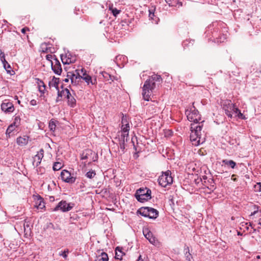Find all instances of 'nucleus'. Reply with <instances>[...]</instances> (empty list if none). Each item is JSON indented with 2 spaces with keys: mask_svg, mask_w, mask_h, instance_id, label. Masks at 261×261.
I'll return each instance as SVG.
<instances>
[{
  "mask_svg": "<svg viewBox=\"0 0 261 261\" xmlns=\"http://www.w3.org/2000/svg\"><path fill=\"white\" fill-rule=\"evenodd\" d=\"M48 227H52V228H53L54 229V225H53L51 223H50L49 224V225H48Z\"/></svg>",
  "mask_w": 261,
  "mask_h": 261,
  "instance_id": "nucleus-54",
  "label": "nucleus"
},
{
  "mask_svg": "<svg viewBox=\"0 0 261 261\" xmlns=\"http://www.w3.org/2000/svg\"><path fill=\"white\" fill-rule=\"evenodd\" d=\"M39 81L38 83L39 90L41 93H44L45 89V85L43 82L41 80H38Z\"/></svg>",
  "mask_w": 261,
  "mask_h": 261,
  "instance_id": "nucleus-26",
  "label": "nucleus"
},
{
  "mask_svg": "<svg viewBox=\"0 0 261 261\" xmlns=\"http://www.w3.org/2000/svg\"><path fill=\"white\" fill-rule=\"evenodd\" d=\"M29 138L27 136L19 137L17 139V143L20 146H24L28 144Z\"/></svg>",
  "mask_w": 261,
  "mask_h": 261,
  "instance_id": "nucleus-13",
  "label": "nucleus"
},
{
  "mask_svg": "<svg viewBox=\"0 0 261 261\" xmlns=\"http://www.w3.org/2000/svg\"><path fill=\"white\" fill-rule=\"evenodd\" d=\"M249 226H250V227H251L252 228H253V224H252V223L249 222Z\"/></svg>",
  "mask_w": 261,
  "mask_h": 261,
  "instance_id": "nucleus-57",
  "label": "nucleus"
},
{
  "mask_svg": "<svg viewBox=\"0 0 261 261\" xmlns=\"http://www.w3.org/2000/svg\"><path fill=\"white\" fill-rule=\"evenodd\" d=\"M138 212L141 215L150 219H154L159 216L158 211L156 209L150 207H142L138 211Z\"/></svg>",
  "mask_w": 261,
  "mask_h": 261,
  "instance_id": "nucleus-4",
  "label": "nucleus"
},
{
  "mask_svg": "<svg viewBox=\"0 0 261 261\" xmlns=\"http://www.w3.org/2000/svg\"><path fill=\"white\" fill-rule=\"evenodd\" d=\"M109 9L112 11L113 15L115 17L120 12V10H118L116 8H113L112 7H110Z\"/></svg>",
  "mask_w": 261,
  "mask_h": 261,
  "instance_id": "nucleus-37",
  "label": "nucleus"
},
{
  "mask_svg": "<svg viewBox=\"0 0 261 261\" xmlns=\"http://www.w3.org/2000/svg\"><path fill=\"white\" fill-rule=\"evenodd\" d=\"M167 132H168V135H171L172 133L170 130H168Z\"/></svg>",
  "mask_w": 261,
  "mask_h": 261,
  "instance_id": "nucleus-58",
  "label": "nucleus"
},
{
  "mask_svg": "<svg viewBox=\"0 0 261 261\" xmlns=\"http://www.w3.org/2000/svg\"><path fill=\"white\" fill-rule=\"evenodd\" d=\"M151 191L150 189L146 188L145 189H140L137 190L135 197L138 201L141 202H144L150 199Z\"/></svg>",
  "mask_w": 261,
  "mask_h": 261,
  "instance_id": "nucleus-5",
  "label": "nucleus"
},
{
  "mask_svg": "<svg viewBox=\"0 0 261 261\" xmlns=\"http://www.w3.org/2000/svg\"><path fill=\"white\" fill-rule=\"evenodd\" d=\"M28 30H29V29H28V28H22V29H21V32L22 33L24 34V33L26 32V31H28Z\"/></svg>",
  "mask_w": 261,
  "mask_h": 261,
  "instance_id": "nucleus-47",
  "label": "nucleus"
},
{
  "mask_svg": "<svg viewBox=\"0 0 261 261\" xmlns=\"http://www.w3.org/2000/svg\"><path fill=\"white\" fill-rule=\"evenodd\" d=\"M44 150L41 149L39 152L35 155L33 158V165L34 167H38L41 163L42 159L43 157Z\"/></svg>",
  "mask_w": 261,
  "mask_h": 261,
  "instance_id": "nucleus-9",
  "label": "nucleus"
},
{
  "mask_svg": "<svg viewBox=\"0 0 261 261\" xmlns=\"http://www.w3.org/2000/svg\"><path fill=\"white\" fill-rule=\"evenodd\" d=\"M165 2L171 7H175L179 3L178 0H165Z\"/></svg>",
  "mask_w": 261,
  "mask_h": 261,
  "instance_id": "nucleus-28",
  "label": "nucleus"
},
{
  "mask_svg": "<svg viewBox=\"0 0 261 261\" xmlns=\"http://www.w3.org/2000/svg\"><path fill=\"white\" fill-rule=\"evenodd\" d=\"M222 162L232 169H234L236 166V163L232 160H223Z\"/></svg>",
  "mask_w": 261,
  "mask_h": 261,
  "instance_id": "nucleus-23",
  "label": "nucleus"
},
{
  "mask_svg": "<svg viewBox=\"0 0 261 261\" xmlns=\"http://www.w3.org/2000/svg\"><path fill=\"white\" fill-rule=\"evenodd\" d=\"M20 120V119L19 117H16L15 118V121L14 122H16V124L18 122H19Z\"/></svg>",
  "mask_w": 261,
  "mask_h": 261,
  "instance_id": "nucleus-48",
  "label": "nucleus"
},
{
  "mask_svg": "<svg viewBox=\"0 0 261 261\" xmlns=\"http://www.w3.org/2000/svg\"><path fill=\"white\" fill-rule=\"evenodd\" d=\"M67 99L68 100V105L71 107L74 108L76 105V100L70 93V95L67 96Z\"/></svg>",
  "mask_w": 261,
  "mask_h": 261,
  "instance_id": "nucleus-17",
  "label": "nucleus"
},
{
  "mask_svg": "<svg viewBox=\"0 0 261 261\" xmlns=\"http://www.w3.org/2000/svg\"><path fill=\"white\" fill-rule=\"evenodd\" d=\"M254 190L256 192H259L261 191V183L260 182H257L256 184L254 186Z\"/></svg>",
  "mask_w": 261,
  "mask_h": 261,
  "instance_id": "nucleus-38",
  "label": "nucleus"
},
{
  "mask_svg": "<svg viewBox=\"0 0 261 261\" xmlns=\"http://www.w3.org/2000/svg\"><path fill=\"white\" fill-rule=\"evenodd\" d=\"M61 179L68 183L72 184L75 181L76 178L71 176V173L67 170H64L61 173Z\"/></svg>",
  "mask_w": 261,
  "mask_h": 261,
  "instance_id": "nucleus-7",
  "label": "nucleus"
},
{
  "mask_svg": "<svg viewBox=\"0 0 261 261\" xmlns=\"http://www.w3.org/2000/svg\"><path fill=\"white\" fill-rule=\"evenodd\" d=\"M55 55H50V54H48V55H47L46 56V59L49 61H50L51 63L53 62L52 61H51V59L54 58V57H55Z\"/></svg>",
  "mask_w": 261,
  "mask_h": 261,
  "instance_id": "nucleus-41",
  "label": "nucleus"
},
{
  "mask_svg": "<svg viewBox=\"0 0 261 261\" xmlns=\"http://www.w3.org/2000/svg\"><path fill=\"white\" fill-rule=\"evenodd\" d=\"M129 124L128 125H122L121 126V132L125 133H128L129 130Z\"/></svg>",
  "mask_w": 261,
  "mask_h": 261,
  "instance_id": "nucleus-33",
  "label": "nucleus"
},
{
  "mask_svg": "<svg viewBox=\"0 0 261 261\" xmlns=\"http://www.w3.org/2000/svg\"><path fill=\"white\" fill-rule=\"evenodd\" d=\"M151 109H153V106H149L148 107V111H151Z\"/></svg>",
  "mask_w": 261,
  "mask_h": 261,
  "instance_id": "nucleus-52",
  "label": "nucleus"
},
{
  "mask_svg": "<svg viewBox=\"0 0 261 261\" xmlns=\"http://www.w3.org/2000/svg\"><path fill=\"white\" fill-rule=\"evenodd\" d=\"M108 260L109 257L108 254L105 252H102L95 261H108Z\"/></svg>",
  "mask_w": 261,
  "mask_h": 261,
  "instance_id": "nucleus-22",
  "label": "nucleus"
},
{
  "mask_svg": "<svg viewBox=\"0 0 261 261\" xmlns=\"http://www.w3.org/2000/svg\"><path fill=\"white\" fill-rule=\"evenodd\" d=\"M36 206L38 209H43L45 207V203L43 201V199L42 198H39L38 199L36 202Z\"/></svg>",
  "mask_w": 261,
  "mask_h": 261,
  "instance_id": "nucleus-24",
  "label": "nucleus"
},
{
  "mask_svg": "<svg viewBox=\"0 0 261 261\" xmlns=\"http://www.w3.org/2000/svg\"><path fill=\"white\" fill-rule=\"evenodd\" d=\"M237 116H238V117H239L240 118H242L243 119H245V117L243 115V114H242V113L241 112V111L239 113H238Z\"/></svg>",
  "mask_w": 261,
  "mask_h": 261,
  "instance_id": "nucleus-45",
  "label": "nucleus"
},
{
  "mask_svg": "<svg viewBox=\"0 0 261 261\" xmlns=\"http://www.w3.org/2000/svg\"><path fill=\"white\" fill-rule=\"evenodd\" d=\"M159 184L162 187H166L170 185L173 182V177L171 176V172L167 170L166 172H163L158 178Z\"/></svg>",
  "mask_w": 261,
  "mask_h": 261,
  "instance_id": "nucleus-3",
  "label": "nucleus"
},
{
  "mask_svg": "<svg viewBox=\"0 0 261 261\" xmlns=\"http://www.w3.org/2000/svg\"><path fill=\"white\" fill-rule=\"evenodd\" d=\"M84 71V72L83 73V75H81V79H83V80H84V77H85L86 75H87L86 73L85 70H84V69H81V72H83Z\"/></svg>",
  "mask_w": 261,
  "mask_h": 261,
  "instance_id": "nucleus-44",
  "label": "nucleus"
},
{
  "mask_svg": "<svg viewBox=\"0 0 261 261\" xmlns=\"http://www.w3.org/2000/svg\"><path fill=\"white\" fill-rule=\"evenodd\" d=\"M186 113L188 119L194 122L191 124L190 140L192 144L198 146L202 144L205 140L204 132H202L204 121L198 122L201 120V117L198 110H196L194 107L190 111H187Z\"/></svg>",
  "mask_w": 261,
  "mask_h": 261,
  "instance_id": "nucleus-1",
  "label": "nucleus"
},
{
  "mask_svg": "<svg viewBox=\"0 0 261 261\" xmlns=\"http://www.w3.org/2000/svg\"><path fill=\"white\" fill-rule=\"evenodd\" d=\"M226 109H228L229 110H230L229 109V105H227V106H226Z\"/></svg>",
  "mask_w": 261,
  "mask_h": 261,
  "instance_id": "nucleus-60",
  "label": "nucleus"
},
{
  "mask_svg": "<svg viewBox=\"0 0 261 261\" xmlns=\"http://www.w3.org/2000/svg\"><path fill=\"white\" fill-rule=\"evenodd\" d=\"M94 154V151L91 149H86L83 151L81 155V160H85L88 159H91V157Z\"/></svg>",
  "mask_w": 261,
  "mask_h": 261,
  "instance_id": "nucleus-12",
  "label": "nucleus"
},
{
  "mask_svg": "<svg viewBox=\"0 0 261 261\" xmlns=\"http://www.w3.org/2000/svg\"><path fill=\"white\" fill-rule=\"evenodd\" d=\"M6 67H7V69H6L7 70V71H9L8 69H10V68H8V64H6Z\"/></svg>",
  "mask_w": 261,
  "mask_h": 261,
  "instance_id": "nucleus-59",
  "label": "nucleus"
},
{
  "mask_svg": "<svg viewBox=\"0 0 261 261\" xmlns=\"http://www.w3.org/2000/svg\"><path fill=\"white\" fill-rule=\"evenodd\" d=\"M98 159L97 154L94 152V154H92V156L91 157V160L93 162H95L97 161Z\"/></svg>",
  "mask_w": 261,
  "mask_h": 261,
  "instance_id": "nucleus-39",
  "label": "nucleus"
},
{
  "mask_svg": "<svg viewBox=\"0 0 261 261\" xmlns=\"http://www.w3.org/2000/svg\"><path fill=\"white\" fill-rule=\"evenodd\" d=\"M24 228L25 227V226L29 227V225L28 224H26V225L24 224Z\"/></svg>",
  "mask_w": 261,
  "mask_h": 261,
  "instance_id": "nucleus-61",
  "label": "nucleus"
},
{
  "mask_svg": "<svg viewBox=\"0 0 261 261\" xmlns=\"http://www.w3.org/2000/svg\"><path fill=\"white\" fill-rule=\"evenodd\" d=\"M0 59L3 64L4 67L5 69H7L6 64H8V68H11L10 65H9V64L7 62V61L5 59L4 53H3L2 51H1L0 53Z\"/></svg>",
  "mask_w": 261,
  "mask_h": 261,
  "instance_id": "nucleus-21",
  "label": "nucleus"
},
{
  "mask_svg": "<svg viewBox=\"0 0 261 261\" xmlns=\"http://www.w3.org/2000/svg\"><path fill=\"white\" fill-rule=\"evenodd\" d=\"M84 80L87 83L88 85H89L90 83H93L91 76L89 75H86L85 77H84Z\"/></svg>",
  "mask_w": 261,
  "mask_h": 261,
  "instance_id": "nucleus-34",
  "label": "nucleus"
},
{
  "mask_svg": "<svg viewBox=\"0 0 261 261\" xmlns=\"http://www.w3.org/2000/svg\"><path fill=\"white\" fill-rule=\"evenodd\" d=\"M128 140V133L121 132L120 137L119 138V142L126 143Z\"/></svg>",
  "mask_w": 261,
  "mask_h": 261,
  "instance_id": "nucleus-20",
  "label": "nucleus"
},
{
  "mask_svg": "<svg viewBox=\"0 0 261 261\" xmlns=\"http://www.w3.org/2000/svg\"><path fill=\"white\" fill-rule=\"evenodd\" d=\"M67 77L70 78L72 84L75 86L79 85L81 80V74L79 70H75L74 72H68Z\"/></svg>",
  "mask_w": 261,
  "mask_h": 261,
  "instance_id": "nucleus-6",
  "label": "nucleus"
},
{
  "mask_svg": "<svg viewBox=\"0 0 261 261\" xmlns=\"http://www.w3.org/2000/svg\"><path fill=\"white\" fill-rule=\"evenodd\" d=\"M101 75L103 77V78L106 80L109 81V80L113 81L112 79V76L108 73L102 71L101 72Z\"/></svg>",
  "mask_w": 261,
  "mask_h": 261,
  "instance_id": "nucleus-29",
  "label": "nucleus"
},
{
  "mask_svg": "<svg viewBox=\"0 0 261 261\" xmlns=\"http://www.w3.org/2000/svg\"><path fill=\"white\" fill-rule=\"evenodd\" d=\"M69 253L68 249H66L64 250L63 251H61L59 252V255L62 256L65 259H66L67 257V254Z\"/></svg>",
  "mask_w": 261,
  "mask_h": 261,
  "instance_id": "nucleus-36",
  "label": "nucleus"
},
{
  "mask_svg": "<svg viewBox=\"0 0 261 261\" xmlns=\"http://www.w3.org/2000/svg\"><path fill=\"white\" fill-rule=\"evenodd\" d=\"M1 109L5 112H12L14 110V106L12 103L3 102L1 105Z\"/></svg>",
  "mask_w": 261,
  "mask_h": 261,
  "instance_id": "nucleus-11",
  "label": "nucleus"
},
{
  "mask_svg": "<svg viewBox=\"0 0 261 261\" xmlns=\"http://www.w3.org/2000/svg\"><path fill=\"white\" fill-rule=\"evenodd\" d=\"M162 81L160 75L153 74L144 83L142 89V96L145 100L149 101L150 96L155 86V83H160Z\"/></svg>",
  "mask_w": 261,
  "mask_h": 261,
  "instance_id": "nucleus-2",
  "label": "nucleus"
},
{
  "mask_svg": "<svg viewBox=\"0 0 261 261\" xmlns=\"http://www.w3.org/2000/svg\"><path fill=\"white\" fill-rule=\"evenodd\" d=\"M225 100L224 101V102H223V108L225 111V114L228 116L229 117H230L231 118L232 117V115L231 114V112L232 111L231 110H229L228 109H226V106H227L228 105H225Z\"/></svg>",
  "mask_w": 261,
  "mask_h": 261,
  "instance_id": "nucleus-25",
  "label": "nucleus"
},
{
  "mask_svg": "<svg viewBox=\"0 0 261 261\" xmlns=\"http://www.w3.org/2000/svg\"><path fill=\"white\" fill-rule=\"evenodd\" d=\"M238 235H240V234H241V233L238 232Z\"/></svg>",
  "mask_w": 261,
  "mask_h": 261,
  "instance_id": "nucleus-64",
  "label": "nucleus"
},
{
  "mask_svg": "<svg viewBox=\"0 0 261 261\" xmlns=\"http://www.w3.org/2000/svg\"><path fill=\"white\" fill-rule=\"evenodd\" d=\"M137 261H143V260L141 258V255L139 256Z\"/></svg>",
  "mask_w": 261,
  "mask_h": 261,
  "instance_id": "nucleus-53",
  "label": "nucleus"
},
{
  "mask_svg": "<svg viewBox=\"0 0 261 261\" xmlns=\"http://www.w3.org/2000/svg\"><path fill=\"white\" fill-rule=\"evenodd\" d=\"M62 167V164L60 162H55L53 166V170L55 171H58Z\"/></svg>",
  "mask_w": 261,
  "mask_h": 261,
  "instance_id": "nucleus-30",
  "label": "nucleus"
},
{
  "mask_svg": "<svg viewBox=\"0 0 261 261\" xmlns=\"http://www.w3.org/2000/svg\"><path fill=\"white\" fill-rule=\"evenodd\" d=\"M225 103V105H229V109H231L232 111H233L234 113L238 114V113L240 111V110L231 102V100H226Z\"/></svg>",
  "mask_w": 261,
  "mask_h": 261,
  "instance_id": "nucleus-15",
  "label": "nucleus"
},
{
  "mask_svg": "<svg viewBox=\"0 0 261 261\" xmlns=\"http://www.w3.org/2000/svg\"><path fill=\"white\" fill-rule=\"evenodd\" d=\"M236 176V175L234 174H233L232 176H231V179L234 181H237V178L235 177Z\"/></svg>",
  "mask_w": 261,
  "mask_h": 261,
  "instance_id": "nucleus-49",
  "label": "nucleus"
},
{
  "mask_svg": "<svg viewBox=\"0 0 261 261\" xmlns=\"http://www.w3.org/2000/svg\"><path fill=\"white\" fill-rule=\"evenodd\" d=\"M16 126V122H14L8 126L6 132L7 137H10L11 133H12L15 129Z\"/></svg>",
  "mask_w": 261,
  "mask_h": 261,
  "instance_id": "nucleus-16",
  "label": "nucleus"
},
{
  "mask_svg": "<svg viewBox=\"0 0 261 261\" xmlns=\"http://www.w3.org/2000/svg\"><path fill=\"white\" fill-rule=\"evenodd\" d=\"M30 104L32 105V106H36L37 105V101L35 99H32L30 101Z\"/></svg>",
  "mask_w": 261,
  "mask_h": 261,
  "instance_id": "nucleus-46",
  "label": "nucleus"
},
{
  "mask_svg": "<svg viewBox=\"0 0 261 261\" xmlns=\"http://www.w3.org/2000/svg\"><path fill=\"white\" fill-rule=\"evenodd\" d=\"M55 60L54 65L51 62V69L56 74L60 75L62 71L61 65L57 59L55 58Z\"/></svg>",
  "mask_w": 261,
  "mask_h": 261,
  "instance_id": "nucleus-10",
  "label": "nucleus"
},
{
  "mask_svg": "<svg viewBox=\"0 0 261 261\" xmlns=\"http://www.w3.org/2000/svg\"><path fill=\"white\" fill-rule=\"evenodd\" d=\"M148 240L149 241L150 243L152 244H154L155 242V238L153 236H151V237L149 238Z\"/></svg>",
  "mask_w": 261,
  "mask_h": 261,
  "instance_id": "nucleus-43",
  "label": "nucleus"
},
{
  "mask_svg": "<svg viewBox=\"0 0 261 261\" xmlns=\"http://www.w3.org/2000/svg\"><path fill=\"white\" fill-rule=\"evenodd\" d=\"M15 99H18V97L17 96H15Z\"/></svg>",
  "mask_w": 261,
  "mask_h": 261,
  "instance_id": "nucleus-63",
  "label": "nucleus"
},
{
  "mask_svg": "<svg viewBox=\"0 0 261 261\" xmlns=\"http://www.w3.org/2000/svg\"><path fill=\"white\" fill-rule=\"evenodd\" d=\"M96 175V173L94 171H89L86 174L87 177L89 178H92Z\"/></svg>",
  "mask_w": 261,
  "mask_h": 261,
  "instance_id": "nucleus-35",
  "label": "nucleus"
},
{
  "mask_svg": "<svg viewBox=\"0 0 261 261\" xmlns=\"http://www.w3.org/2000/svg\"><path fill=\"white\" fill-rule=\"evenodd\" d=\"M59 83V79L54 77L51 81L49 82V86L50 87H55L56 89L58 90L59 87L58 85Z\"/></svg>",
  "mask_w": 261,
  "mask_h": 261,
  "instance_id": "nucleus-14",
  "label": "nucleus"
},
{
  "mask_svg": "<svg viewBox=\"0 0 261 261\" xmlns=\"http://www.w3.org/2000/svg\"><path fill=\"white\" fill-rule=\"evenodd\" d=\"M68 77V78H67V79H65L64 80L65 82H68L69 81V79H70V78H69V77Z\"/></svg>",
  "mask_w": 261,
  "mask_h": 261,
  "instance_id": "nucleus-56",
  "label": "nucleus"
},
{
  "mask_svg": "<svg viewBox=\"0 0 261 261\" xmlns=\"http://www.w3.org/2000/svg\"><path fill=\"white\" fill-rule=\"evenodd\" d=\"M17 102H18V103L20 104V101L18 100Z\"/></svg>",
  "mask_w": 261,
  "mask_h": 261,
  "instance_id": "nucleus-62",
  "label": "nucleus"
},
{
  "mask_svg": "<svg viewBox=\"0 0 261 261\" xmlns=\"http://www.w3.org/2000/svg\"><path fill=\"white\" fill-rule=\"evenodd\" d=\"M115 258L117 260H121L123 255L124 254L119 247H117L115 250Z\"/></svg>",
  "mask_w": 261,
  "mask_h": 261,
  "instance_id": "nucleus-18",
  "label": "nucleus"
},
{
  "mask_svg": "<svg viewBox=\"0 0 261 261\" xmlns=\"http://www.w3.org/2000/svg\"><path fill=\"white\" fill-rule=\"evenodd\" d=\"M121 123L122 125H128L129 121L127 119V118L126 115H124L122 114V119H121Z\"/></svg>",
  "mask_w": 261,
  "mask_h": 261,
  "instance_id": "nucleus-32",
  "label": "nucleus"
},
{
  "mask_svg": "<svg viewBox=\"0 0 261 261\" xmlns=\"http://www.w3.org/2000/svg\"><path fill=\"white\" fill-rule=\"evenodd\" d=\"M48 127L50 130L55 131L56 127L55 122L53 120H50L49 123Z\"/></svg>",
  "mask_w": 261,
  "mask_h": 261,
  "instance_id": "nucleus-31",
  "label": "nucleus"
},
{
  "mask_svg": "<svg viewBox=\"0 0 261 261\" xmlns=\"http://www.w3.org/2000/svg\"><path fill=\"white\" fill-rule=\"evenodd\" d=\"M144 235L145 237L148 240L149 238L151 237V236H152V234L151 232L148 231L146 233H145V231H143Z\"/></svg>",
  "mask_w": 261,
  "mask_h": 261,
  "instance_id": "nucleus-42",
  "label": "nucleus"
},
{
  "mask_svg": "<svg viewBox=\"0 0 261 261\" xmlns=\"http://www.w3.org/2000/svg\"><path fill=\"white\" fill-rule=\"evenodd\" d=\"M125 143H126L119 142L120 148L123 152H124V150L125 148Z\"/></svg>",
  "mask_w": 261,
  "mask_h": 261,
  "instance_id": "nucleus-40",
  "label": "nucleus"
},
{
  "mask_svg": "<svg viewBox=\"0 0 261 261\" xmlns=\"http://www.w3.org/2000/svg\"><path fill=\"white\" fill-rule=\"evenodd\" d=\"M184 252L187 260H188V261H191V258H192V256L191 254L189 252V249L188 247L185 248Z\"/></svg>",
  "mask_w": 261,
  "mask_h": 261,
  "instance_id": "nucleus-27",
  "label": "nucleus"
},
{
  "mask_svg": "<svg viewBox=\"0 0 261 261\" xmlns=\"http://www.w3.org/2000/svg\"><path fill=\"white\" fill-rule=\"evenodd\" d=\"M72 207V206H71L70 203H68L66 201L62 200L54 208V211H57L60 210L64 212H68L70 211Z\"/></svg>",
  "mask_w": 261,
  "mask_h": 261,
  "instance_id": "nucleus-8",
  "label": "nucleus"
},
{
  "mask_svg": "<svg viewBox=\"0 0 261 261\" xmlns=\"http://www.w3.org/2000/svg\"><path fill=\"white\" fill-rule=\"evenodd\" d=\"M61 59H62V62H63V63H64V64H69L70 63H71V60H70V61H69V62H68V61H67V60H66V62H64V61H63V59L62 58H61Z\"/></svg>",
  "mask_w": 261,
  "mask_h": 261,
  "instance_id": "nucleus-50",
  "label": "nucleus"
},
{
  "mask_svg": "<svg viewBox=\"0 0 261 261\" xmlns=\"http://www.w3.org/2000/svg\"><path fill=\"white\" fill-rule=\"evenodd\" d=\"M93 84H91L92 85H94L96 83V79H94V80H93Z\"/></svg>",
  "mask_w": 261,
  "mask_h": 261,
  "instance_id": "nucleus-55",
  "label": "nucleus"
},
{
  "mask_svg": "<svg viewBox=\"0 0 261 261\" xmlns=\"http://www.w3.org/2000/svg\"><path fill=\"white\" fill-rule=\"evenodd\" d=\"M149 17H150L151 18H153V16H154V13H151L150 11H149Z\"/></svg>",
  "mask_w": 261,
  "mask_h": 261,
  "instance_id": "nucleus-51",
  "label": "nucleus"
},
{
  "mask_svg": "<svg viewBox=\"0 0 261 261\" xmlns=\"http://www.w3.org/2000/svg\"><path fill=\"white\" fill-rule=\"evenodd\" d=\"M70 91L67 88H65L62 90L61 91H59V89L58 90V96L59 97L64 96L67 98V96L70 95Z\"/></svg>",
  "mask_w": 261,
  "mask_h": 261,
  "instance_id": "nucleus-19",
  "label": "nucleus"
}]
</instances>
